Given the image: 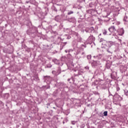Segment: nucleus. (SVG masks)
<instances>
[{
	"label": "nucleus",
	"instance_id": "f257e3e1",
	"mask_svg": "<svg viewBox=\"0 0 128 128\" xmlns=\"http://www.w3.org/2000/svg\"><path fill=\"white\" fill-rule=\"evenodd\" d=\"M60 68H58V70H54L52 72V74H54L56 76H58L60 74Z\"/></svg>",
	"mask_w": 128,
	"mask_h": 128
},
{
	"label": "nucleus",
	"instance_id": "f03ea898",
	"mask_svg": "<svg viewBox=\"0 0 128 128\" xmlns=\"http://www.w3.org/2000/svg\"><path fill=\"white\" fill-rule=\"evenodd\" d=\"M84 56V52H82V54H80V52H76V58L80 59L81 58H82V56Z\"/></svg>",
	"mask_w": 128,
	"mask_h": 128
},
{
	"label": "nucleus",
	"instance_id": "7ed1b4c3",
	"mask_svg": "<svg viewBox=\"0 0 128 128\" xmlns=\"http://www.w3.org/2000/svg\"><path fill=\"white\" fill-rule=\"evenodd\" d=\"M108 30L110 32H114V34H116V32H118V31H116V28L114 26H112L108 28Z\"/></svg>",
	"mask_w": 128,
	"mask_h": 128
},
{
	"label": "nucleus",
	"instance_id": "20e7f679",
	"mask_svg": "<svg viewBox=\"0 0 128 128\" xmlns=\"http://www.w3.org/2000/svg\"><path fill=\"white\" fill-rule=\"evenodd\" d=\"M100 61H93L92 62V66H98V64H100Z\"/></svg>",
	"mask_w": 128,
	"mask_h": 128
},
{
	"label": "nucleus",
	"instance_id": "39448f33",
	"mask_svg": "<svg viewBox=\"0 0 128 128\" xmlns=\"http://www.w3.org/2000/svg\"><path fill=\"white\" fill-rule=\"evenodd\" d=\"M124 34V28H121L118 33L119 36H122V34Z\"/></svg>",
	"mask_w": 128,
	"mask_h": 128
},
{
	"label": "nucleus",
	"instance_id": "423d86ee",
	"mask_svg": "<svg viewBox=\"0 0 128 128\" xmlns=\"http://www.w3.org/2000/svg\"><path fill=\"white\" fill-rule=\"evenodd\" d=\"M112 44H114V43L112 42H107V48H110Z\"/></svg>",
	"mask_w": 128,
	"mask_h": 128
},
{
	"label": "nucleus",
	"instance_id": "0eeeda50",
	"mask_svg": "<svg viewBox=\"0 0 128 128\" xmlns=\"http://www.w3.org/2000/svg\"><path fill=\"white\" fill-rule=\"evenodd\" d=\"M94 58H98V60H100L102 58V54H100L98 56H94Z\"/></svg>",
	"mask_w": 128,
	"mask_h": 128
},
{
	"label": "nucleus",
	"instance_id": "6e6552de",
	"mask_svg": "<svg viewBox=\"0 0 128 128\" xmlns=\"http://www.w3.org/2000/svg\"><path fill=\"white\" fill-rule=\"evenodd\" d=\"M102 32H103V34H104V36H106V34L108 32H106V30H103Z\"/></svg>",
	"mask_w": 128,
	"mask_h": 128
},
{
	"label": "nucleus",
	"instance_id": "1a4fd4ad",
	"mask_svg": "<svg viewBox=\"0 0 128 128\" xmlns=\"http://www.w3.org/2000/svg\"><path fill=\"white\" fill-rule=\"evenodd\" d=\"M104 116H108V111H104Z\"/></svg>",
	"mask_w": 128,
	"mask_h": 128
},
{
	"label": "nucleus",
	"instance_id": "9d476101",
	"mask_svg": "<svg viewBox=\"0 0 128 128\" xmlns=\"http://www.w3.org/2000/svg\"><path fill=\"white\" fill-rule=\"evenodd\" d=\"M71 122H72V124L74 125V124H76V122H78V121H72Z\"/></svg>",
	"mask_w": 128,
	"mask_h": 128
},
{
	"label": "nucleus",
	"instance_id": "9b49d317",
	"mask_svg": "<svg viewBox=\"0 0 128 128\" xmlns=\"http://www.w3.org/2000/svg\"><path fill=\"white\" fill-rule=\"evenodd\" d=\"M87 58L88 60H90V58H92V56L91 55L88 56Z\"/></svg>",
	"mask_w": 128,
	"mask_h": 128
},
{
	"label": "nucleus",
	"instance_id": "f8f14e48",
	"mask_svg": "<svg viewBox=\"0 0 128 128\" xmlns=\"http://www.w3.org/2000/svg\"><path fill=\"white\" fill-rule=\"evenodd\" d=\"M74 14V12H72V11H70V12H69L68 13V16H70V14Z\"/></svg>",
	"mask_w": 128,
	"mask_h": 128
},
{
	"label": "nucleus",
	"instance_id": "ddd939ff",
	"mask_svg": "<svg viewBox=\"0 0 128 128\" xmlns=\"http://www.w3.org/2000/svg\"><path fill=\"white\" fill-rule=\"evenodd\" d=\"M85 70H90V67H88V66H86L84 67Z\"/></svg>",
	"mask_w": 128,
	"mask_h": 128
},
{
	"label": "nucleus",
	"instance_id": "4468645a",
	"mask_svg": "<svg viewBox=\"0 0 128 128\" xmlns=\"http://www.w3.org/2000/svg\"><path fill=\"white\" fill-rule=\"evenodd\" d=\"M94 38L92 36H90L88 38V40H91V38Z\"/></svg>",
	"mask_w": 128,
	"mask_h": 128
},
{
	"label": "nucleus",
	"instance_id": "2eb2a0df",
	"mask_svg": "<svg viewBox=\"0 0 128 128\" xmlns=\"http://www.w3.org/2000/svg\"><path fill=\"white\" fill-rule=\"evenodd\" d=\"M126 18H128V17H124V22H126Z\"/></svg>",
	"mask_w": 128,
	"mask_h": 128
},
{
	"label": "nucleus",
	"instance_id": "dca6fc26",
	"mask_svg": "<svg viewBox=\"0 0 128 128\" xmlns=\"http://www.w3.org/2000/svg\"><path fill=\"white\" fill-rule=\"evenodd\" d=\"M62 58V60H64V59L66 58V56H63Z\"/></svg>",
	"mask_w": 128,
	"mask_h": 128
},
{
	"label": "nucleus",
	"instance_id": "f3484780",
	"mask_svg": "<svg viewBox=\"0 0 128 128\" xmlns=\"http://www.w3.org/2000/svg\"><path fill=\"white\" fill-rule=\"evenodd\" d=\"M90 30H94V27H90Z\"/></svg>",
	"mask_w": 128,
	"mask_h": 128
},
{
	"label": "nucleus",
	"instance_id": "a211bd4d",
	"mask_svg": "<svg viewBox=\"0 0 128 128\" xmlns=\"http://www.w3.org/2000/svg\"><path fill=\"white\" fill-rule=\"evenodd\" d=\"M80 128H84V124H82V126H80Z\"/></svg>",
	"mask_w": 128,
	"mask_h": 128
},
{
	"label": "nucleus",
	"instance_id": "6ab92c4d",
	"mask_svg": "<svg viewBox=\"0 0 128 128\" xmlns=\"http://www.w3.org/2000/svg\"><path fill=\"white\" fill-rule=\"evenodd\" d=\"M118 42H122V40L118 39Z\"/></svg>",
	"mask_w": 128,
	"mask_h": 128
},
{
	"label": "nucleus",
	"instance_id": "aec40b11",
	"mask_svg": "<svg viewBox=\"0 0 128 128\" xmlns=\"http://www.w3.org/2000/svg\"><path fill=\"white\" fill-rule=\"evenodd\" d=\"M68 82H70V78H68Z\"/></svg>",
	"mask_w": 128,
	"mask_h": 128
},
{
	"label": "nucleus",
	"instance_id": "412c9836",
	"mask_svg": "<svg viewBox=\"0 0 128 128\" xmlns=\"http://www.w3.org/2000/svg\"><path fill=\"white\" fill-rule=\"evenodd\" d=\"M118 38V36H115V38Z\"/></svg>",
	"mask_w": 128,
	"mask_h": 128
},
{
	"label": "nucleus",
	"instance_id": "4be33fe9",
	"mask_svg": "<svg viewBox=\"0 0 128 128\" xmlns=\"http://www.w3.org/2000/svg\"><path fill=\"white\" fill-rule=\"evenodd\" d=\"M106 68H108V64H106Z\"/></svg>",
	"mask_w": 128,
	"mask_h": 128
},
{
	"label": "nucleus",
	"instance_id": "5701e85b",
	"mask_svg": "<svg viewBox=\"0 0 128 128\" xmlns=\"http://www.w3.org/2000/svg\"><path fill=\"white\" fill-rule=\"evenodd\" d=\"M65 52H68V50H65Z\"/></svg>",
	"mask_w": 128,
	"mask_h": 128
},
{
	"label": "nucleus",
	"instance_id": "b1692460",
	"mask_svg": "<svg viewBox=\"0 0 128 128\" xmlns=\"http://www.w3.org/2000/svg\"><path fill=\"white\" fill-rule=\"evenodd\" d=\"M63 124H64V122H63Z\"/></svg>",
	"mask_w": 128,
	"mask_h": 128
},
{
	"label": "nucleus",
	"instance_id": "393cba45",
	"mask_svg": "<svg viewBox=\"0 0 128 128\" xmlns=\"http://www.w3.org/2000/svg\"><path fill=\"white\" fill-rule=\"evenodd\" d=\"M113 36H114V34H113Z\"/></svg>",
	"mask_w": 128,
	"mask_h": 128
}]
</instances>
